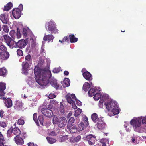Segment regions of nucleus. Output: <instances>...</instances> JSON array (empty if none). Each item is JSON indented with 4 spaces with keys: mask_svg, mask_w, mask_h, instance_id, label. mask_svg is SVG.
Returning a JSON list of instances; mask_svg holds the SVG:
<instances>
[{
    "mask_svg": "<svg viewBox=\"0 0 146 146\" xmlns=\"http://www.w3.org/2000/svg\"><path fill=\"white\" fill-rule=\"evenodd\" d=\"M34 73L36 82L41 86H46L49 82L48 78L52 76L50 71L41 69L37 66L35 67Z\"/></svg>",
    "mask_w": 146,
    "mask_h": 146,
    "instance_id": "f257e3e1",
    "label": "nucleus"
},
{
    "mask_svg": "<svg viewBox=\"0 0 146 146\" xmlns=\"http://www.w3.org/2000/svg\"><path fill=\"white\" fill-rule=\"evenodd\" d=\"M104 104L105 106L108 111H111L114 115L117 114L119 113V108L117 102L111 100L105 102Z\"/></svg>",
    "mask_w": 146,
    "mask_h": 146,
    "instance_id": "f03ea898",
    "label": "nucleus"
},
{
    "mask_svg": "<svg viewBox=\"0 0 146 146\" xmlns=\"http://www.w3.org/2000/svg\"><path fill=\"white\" fill-rule=\"evenodd\" d=\"M141 122L143 124H146V116L145 117H140L138 118L133 119L131 121L130 123L135 129H136L140 127Z\"/></svg>",
    "mask_w": 146,
    "mask_h": 146,
    "instance_id": "7ed1b4c3",
    "label": "nucleus"
},
{
    "mask_svg": "<svg viewBox=\"0 0 146 146\" xmlns=\"http://www.w3.org/2000/svg\"><path fill=\"white\" fill-rule=\"evenodd\" d=\"M53 123L54 124H57L58 126L62 128L65 126L67 123V120L64 117L58 118L56 116H54L53 119Z\"/></svg>",
    "mask_w": 146,
    "mask_h": 146,
    "instance_id": "20e7f679",
    "label": "nucleus"
},
{
    "mask_svg": "<svg viewBox=\"0 0 146 146\" xmlns=\"http://www.w3.org/2000/svg\"><path fill=\"white\" fill-rule=\"evenodd\" d=\"M45 26L46 29V27H48V30L50 32V33L56 34L58 33V30L57 29L56 24L53 21H50L49 22H47L45 25Z\"/></svg>",
    "mask_w": 146,
    "mask_h": 146,
    "instance_id": "39448f33",
    "label": "nucleus"
},
{
    "mask_svg": "<svg viewBox=\"0 0 146 146\" xmlns=\"http://www.w3.org/2000/svg\"><path fill=\"white\" fill-rule=\"evenodd\" d=\"M3 37L4 42L10 48H16V42L14 40V39L6 34L3 35Z\"/></svg>",
    "mask_w": 146,
    "mask_h": 146,
    "instance_id": "423d86ee",
    "label": "nucleus"
},
{
    "mask_svg": "<svg viewBox=\"0 0 146 146\" xmlns=\"http://www.w3.org/2000/svg\"><path fill=\"white\" fill-rule=\"evenodd\" d=\"M47 108H43L41 109V112L45 116L50 118L53 116V112L52 110L50 109L49 106Z\"/></svg>",
    "mask_w": 146,
    "mask_h": 146,
    "instance_id": "0eeeda50",
    "label": "nucleus"
},
{
    "mask_svg": "<svg viewBox=\"0 0 146 146\" xmlns=\"http://www.w3.org/2000/svg\"><path fill=\"white\" fill-rule=\"evenodd\" d=\"M86 139L88 141V143L89 145H93L96 141V138L95 135L89 134L86 137Z\"/></svg>",
    "mask_w": 146,
    "mask_h": 146,
    "instance_id": "6e6552de",
    "label": "nucleus"
},
{
    "mask_svg": "<svg viewBox=\"0 0 146 146\" xmlns=\"http://www.w3.org/2000/svg\"><path fill=\"white\" fill-rule=\"evenodd\" d=\"M28 43V41L26 40L21 39L19 40L17 42H16V47L22 49L26 46Z\"/></svg>",
    "mask_w": 146,
    "mask_h": 146,
    "instance_id": "1a4fd4ad",
    "label": "nucleus"
},
{
    "mask_svg": "<svg viewBox=\"0 0 146 146\" xmlns=\"http://www.w3.org/2000/svg\"><path fill=\"white\" fill-rule=\"evenodd\" d=\"M22 73L25 75H27L28 74V71L29 70V65L28 63L23 62L22 63Z\"/></svg>",
    "mask_w": 146,
    "mask_h": 146,
    "instance_id": "9d476101",
    "label": "nucleus"
},
{
    "mask_svg": "<svg viewBox=\"0 0 146 146\" xmlns=\"http://www.w3.org/2000/svg\"><path fill=\"white\" fill-rule=\"evenodd\" d=\"M12 14L13 17L16 19H18L21 16V11L19 8H14L12 10Z\"/></svg>",
    "mask_w": 146,
    "mask_h": 146,
    "instance_id": "9b49d317",
    "label": "nucleus"
},
{
    "mask_svg": "<svg viewBox=\"0 0 146 146\" xmlns=\"http://www.w3.org/2000/svg\"><path fill=\"white\" fill-rule=\"evenodd\" d=\"M9 54L7 51L1 52H0V61L2 62L3 61L7 60L9 57Z\"/></svg>",
    "mask_w": 146,
    "mask_h": 146,
    "instance_id": "f8f14e48",
    "label": "nucleus"
},
{
    "mask_svg": "<svg viewBox=\"0 0 146 146\" xmlns=\"http://www.w3.org/2000/svg\"><path fill=\"white\" fill-rule=\"evenodd\" d=\"M25 138V137H22L19 135L16 136L14 138V141L17 145H21L24 143L23 139Z\"/></svg>",
    "mask_w": 146,
    "mask_h": 146,
    "instance_id": "ddd939ff",
    "label": "nucleus"
},
{
    "mask_svg": "<svg viewBox=\"0 0 146 146\" xmlns=\"http://www.w3.org/2000/svg\"><path fill=\"white\" fill-rule=\"evenodd\" d=\"M4 102L5 106L8 108L11 107L12 106V102L11 98H9L7 99L4 98Z\"/></svg>",
    "mask_w": 146,
    "mask_h": 146,
    "instance_id": "4468645a",
    "label": "nucleus"
},
{
    "mask_svg": "<svg viewBox=\"0 0 146 146\" xmlns=\"http://www.w3.org/2000/svg\"><path fill=\"white\" fill-rule=\"evenodd\" d=\"M50 84L57 89H61L62 88V87L61 85H59L57 83L56 81L55 80H53L51 81L50 82Z\"/></svg>",
    "mask_w": 146,
    "mask_h": 146,
    "instance_id": "2eb2a0df",
    "label": "nucleus"
},
{
    "mask_svg": "<svg viewBox=\"0 0 146 146\" xmlns=\"http://www.w3.org/2000/svg\"><path fill=\"white\" fill-rule=\"evenodd\" d=\"M67 127L69 129L70 133H75L77 130L76 126L74 124L67 125Z\"/></svg>",
    "mask_w": 146,
    "mask_h": 146,
    "instance_id": "dca6fc26",
    "label": "nucleus"
},
{
    "mask_svg": "<svg viewBox=\"0 0 146 146\" xmlns=\"http://www.w3.org/2000/svg\"><path fill=\"white\" fill-rule=\"evenodd\" d=\"M96 123L97 127L99 129L102 130L105 128V123L102 119Z\"/></svg>",
    "mask_w": 146,
    "mask_h": 146,
    "instance_id": "f3484780",
    "label": "nucleus"
},
{
    "mask_svg": "<svg viewBox=\"0 0 146 146\" xmlns=\"http://www.w3.org/2000/svg\"><path fill=\"white\" fill-rule=\"evenodd\" d=\"M82 75L84 78L88 80H91L92 79L91 74L88 71L84 72Z\"/></svg>",
    "mask_w": 146,
    "mask_h": 146,
    "instance_id": "a211bd4d",
    "label": "nucleus"
},
{
    "mask_svg": "<svg viewBox=\"0 0 146 146\" xmlns=\"http://www.w3.org/2000/svg\"><path fill=\"white\" fill-rule=\"evenodd\" d=\"M54 38V37L52 35L48 34L44 36L43 40L44 41H52V42Z\"/></svg>",
    "mask_w": 146,
    "mask_h": 146,
    "instance_id": "6ab92c4d",
    "label": "nucleus"
},
{
    "mask_svg": "<svg viewBox=\"0 0 146 146\" xmlns=\"http://www.w3.org/2000/svg\"><path fill=\"white\" fill-rule=\"evenodd\" d=\"M91 119L93 121L94 123L98 122L99 121V120L102 119L101 118H98L97 114L95 113H94L92 115Z\"/></svg>",
    "mask_w": 146,
    "mask_h": 146,
    "instance_id": "aec40b11",
    "label": "nucleus"
},
{
    "mask_svg": "<svg viewBox=\"0 0 146 146\" xmlns=\"http://www.w3.org/2000/svg\"><path fill=\"white\" fill-rule=\"evenodd\" d=\"M12 133L16 136L19 135L21 133L20 130L17 127L13 129H12Z\"/></svg>",
    "mask_w": 146,
    "mask_h": 146,
    "instance_id": "412c9836",
    "label": "nucleus"
},
{
    "mask_svg": "<svg viewBox=\"0 0 146 146\" xmlns=\"http://www.w3.org/2000/svg\"><path fill=\"white\" fill-rule=\"evenodd\" d=\"M70 84V81L69 78H66L63 80V86L64 87L69 86Z\"/></svg>",
    "mask_w": 146,
    "mask_h": 146,
    "instance_id": "4be33fe9",
    "label": "nucleus"
},
{
    "mask_svg": "<svg viewBox=\"0 0 146 146\" xmlns=\"http://www.w3.org/2000/svg\"><path fill=\"white\" fill-rule=\"evenodd\" d=\"M69 39L71 43H75L78 41V38H75L73 34H71L69 35Z\"/></svg>",
    "mask_w": 146,
    "mask_h": 146,
    "instance_id": "5701e85b",
    "label": "nucleus"
},
{
    "mask_svg": "<svg viewBox=\"0 0 146 146\" xmlns=\"http://www.w3.org/2000/svg\"><path fill=\"white\" fill-rule=\"evenodd\" d=\"M81 139V136L78 135L76 137H71L70 141L72 142H77L80 141Z\"/></svg>",
    "mask_w": 146,
    "mask_h": 146,
    "instance_id": "b1692460",
    "label": "nucleus"
},
{
    "mask_svg": "<svg viewBox=\"0 0 146 146\" xmlns=\"http://www.w3.org/2000/svg\"><path fill=\"white\" fill-rule=\"evenodd\" d=\"M66 99L67 102L69 103L73 104L74 103V101L72 99L70 94H67L66 96Z\"/></svg>",
    "mask_w": 146,
    "mask_h": 146,
    "instance_id": "393cba45",
    "label": "nucleus"
},
{
    "mask_svg": "<svg viewBox=\"0 0 146 146\" xmlns=\"http://www.w3.org/2000/svg\"><path fill=\"white\" fill-rule=\"evenodd\" d=\"M90 84L88 82H85L83 86V89L85 92H87L90 88Z\"/></svg>",
    "mask_w": 146,
    "mask_h": 146,
    "instance_id": "a878e982",
    "label": "nucleus"
},
{
    "mask_svg": "<svg viewBox=\"0 0 146 146\" xmlns=\"http://www.w3.org/2000/svg\"><path fill=\"white\" fill-rule=\"evenodd\" d=\"M84 127V125L83 122H81L79 123L77 127V130L78 131H80L83 130Z\"/></svg>",
    "mask_w": 146,
    "mask_h": 146,
    "instance_id": "bb28decb",
    "label": "nucleus"
},
{
    "mask_svg": "<svg viewBox=\"0 0 146 146\" xmlns=\"http://www.w3.org/2000/svg\"><path fill=\"white\" fill-rule=\"evenodd\" d=\"M7 70L5 68H0V76H5L6 74Z\"/></svg>",
    "mask_w": 146,
    "mask_h": 146,
    "instance_id": "cd10ccee",
    "label": "nucleus"
},
{
    "mask_svg": "<svg viewBox=\"0 0 146 146\" xmlns=\"http://www.w3.org/2000/svg\"><path fill=\"white\" fill-rule=\"evenodd\" d=\"M46 139L48 143L50 144H53L56 141V140L55 138L47 137Z\"/></svg>",
    "mask_w": 146,
    "mask_h": 146,
    "instance_id": "c85d7f7f",
    "label": "nucleus"
},
{
    "mask_svg": "<svg viewBox=\"0 0 146 146\" xmlns=\"http://www.w3.org/2000/svg\"><path fill=\"white\" fill-rule=\"evenodd\" d=\"M96 90L94 88L90 89L88 92L89 96L90 97L93 96L95 94Z\"/></svg>",
    "mask_w": 146,
    "mask_h": 146,
    "instance_id": "c756f323",
    "label": "nucleus"
},
{
    "mask_svg": "<svg viewBox=\"0 0 146 146\" xmlns=\"http://www.w3.org/2000/svg\"><path fill=\"white\" fill-rule=\"evenodd\" d=\"M22 103L19 101H16L15 106L14 108L15 109H19L22 107Z\"/></svg>",
    "mask_w": 146,
    "mask_h": 146,
    "instance_id": "7c9ffc66",
    "label": "nucleus"
},
{
    "mask_svg": "<svg viewBox=\"0 0 146 146\" xmlns=\"http://www.w3.org/2000/svg\"><path fill=\"white\" fill-rule=\"evenodd\" d=\"M0 19L3 23L7 24V18H5V15H1L0 17Z\"/></svg>",
    "mask_w": 146,
    "mask_h": 146,
    "instance_id": "2f4dec72",
    "label": "nucleus"
},
{
    "mask_svg": "<svg viewBox=\"0 0 146 146\" xmlns=\"http://www.w3.org/2000/svg\"><path fill=\"white\" fill-rule=\"evenodd\" d=\"M58 112L61 113H64V106L62 104L60 103V105L58 109Z\"/></svg>",
    "mask_w": 146,
    "mask_h": 146,
    "instance_id": "473e14b6",
    "label": "nucleus"
},
{
    "mask_svg": "<svg viewBox=\"0 0 146 146\" xmlns=\"http://www.w3.org/2000/svg\"><path fill=\"white\" fill-rule=\"evenodd\" d=\"M82 110L78 108L77 110L75 111L74 116L76 117H77L80 115L82 112Z\"/></svg>",
    "mask_w": 146,
    "mask_h": 146,
    "instance_id": "72a5a7b5",
    "label": "nucleus"
},
{
    "mask_svg": "<svg viewBox=\"0 0 146 146\" xmlns=\"http://www.w3.org/2000/svg\"><path fill=\"white\" fill-rule=\"evenodd\" d=\"M24 123V121L23 117L19 119L17 122L18 124L20 125H23Z\"/></svg>",
    "mask_w": 146,
    "mask_h": 146,
    "instance_id": "f704fd0d",
    "label": "nucleus"
},
{
    "mask_svg": "<svg viewBox=\"0 0 146 146\" xmlns=\"http://www.w3.org/2000/svg\"><path fill=\"white\" fill-rule=\"evenodd\" d=\"M68 139V136L65 135L60 137L59 139V141L61 142H63L65 141Z\"/></svg>",
    "mask_w": 146,
    "mask_h": 146,
    "instance_id": "c9c22d12",
    "label": "nucleus"
},
{
    "mask_svg": "<svg viewBox=\"0 0 146 146\" xmlns=\"http://www.w3.org/2000/svg\"><path fill=\"white\" fill-rule=\"evenodd\" d=\"M82 121L84 122L86 125L87 126L88 125V118L86 116L84 115L83 116L82 118Z\"/></svg>",
    "mask_w": 146,
    "mask_h": 146,
    "instance_id": "e433bc0d",
    "label": "nucleus"
},
{
    "mask_svg": "<svg viewBox=\"0 0 146 146\" xmlns=\"http://www.w3.org/2000/svg\"><path fill=\"white\" fill-rule=\"evenodd\" d=\"M93 98L95 100H98L100 98L101 95L99 93H96L94 95Z\"/></svg>",
    "mask_w": 146,
    "mask_h": 146,
    "instance_id": "4c0bfd02",
    "label": "nucleus"
},
{
    "mask_svg": "<svg viewBox=\"0 0 146 146\" xmlns=\"http://www.w3.org/2000/svg\"><path fill=\"white\" fill-rule=\"evenodd\" d=\"M26 60L29 62L30 63L32 61V58L30 54H28L25 57Z\"/></svg>",
    "mask_w": 146,
    "mask_h": 146,
    "instance_id": "58836bf2",
    "label": "nucleus"
},
{
    "mask_svg": "<svg viewBox=\"0 0 146 146\" xmlns=\"http://www.w3.org/2000/svg\"><path fill=\"white\" fill-rule=\"evenodd\" d=\"M38 119L40 122V124L41 125H43L44 122V119L43 115H41L39 116Z\"/></svg>",
    "mask_w": 146,
    "mask_h": 146,
    "instance_id": "ea45409f",
    "label": "nucleus"
},
{
    "mask_svg": "<svg viewBox=\"0 0 146 146\" xmlns=\"http://www.w3.org/2000/svg\"><path fill=\"white\" fill-rule=\"evenodd\" d=\"M10 35L13 39L15 38V35L16 34L14 30H11L9 32Z\"/></svg>",
    "mask_w": 146,
    "mask_h": 146,
    "instance_id": "a19ab883",
    "label": "nucleus"
},
{
    "mask_svg": "<svg viewBox=\"0 0 146 146\" xmlns=\"http://www.w3.org/2000/svg\"><path fill=\"white\" fill-rule=\"evenodd\" d=\"M0 50L2 51L1 52H5L7 51V49L4 45L2 44L0 46Z\"/></svg>",
    "mask_w": 146,
    "mask_h": 146,
    "instance_id": "79ce46f5",
    "label": "nucleus"
},
{
    "mask_svg": "<svg viewBox=\"0 0 146 146\" xmlns=\"http://www.w3.org/2000/svg\"><path fill=\"white\" fill-rule=\"evenodd\" d=\"M75 119L73 117H71L68 120L67 125H71L74 122Z\"/></svg>",
    "mask_w": 146,
    "mask_h": 146,
    "instance_id": "37998d69",
    "label": "nucleus"
},
{
    "mask_svg": "<svg viewBox=\"0 0 146 146\" xmlns=\"http://www.w3.org/2000/svg\"><path fill=\"white\" fill-rule=\"evenodd\" d=\"M6 84L3 82H0V89L5 90L6 89Z\"/></svg>",
    "mask_w": 146,
    "mask_h": 146,
    "instance_id": "c03bdc74",
    "label": "nucleus"
},
{
    "mask_svg": "<svg viewBox=\"0 0 146 146\" xmlns=\"http://www.w3.org/2000/svg\"><path fill=\"white\" fill-rule=\"evenodd\" d=\"M28 30H27L25 28H24L23 29V34L24 36L27 37L28 36Z\"/></svg>",
    "mask_w": 146,
    "mask_h": 146,
    "instance_id": "a18cd8bd",
    "label": "nucleus"
},
{
    "mask_svg": "<svg viewBox=\"0 0 146 146\" xmlns=\"http://www.w3.org/2000/svg\"><path fill=\"white\" fill-rule=\"evenodd\" d=\"M3 31L6 33H8L9 31V29L8 27L5 25H3Z\"/></svg>",
    "mask_w": 146,
    "mask_h": 146,
    "instance_id": "49530a36",
    "label": "nucleus"
},
{
    "mask_svg": "<svg viewBox=\"0 0 146 146\" xmlns=\"http://www.w3.org/2000/svg\"><path fill=\"white\" fill-rule=\"evenodd\" d=\"M48 135L52 136H56L57 135V134L55 131H52L48 132Z\"/></svg>",
    "mask_w": 146,
    "mask_h": 146,
    "instance_id": "de8ad7c7",
    "label": "nucleus"
},
{
    "mask_svg": "<svg viewBox=\"0 0 146 146\" xmlns=\"http://www.w3.org/2000/svg\"><path fill=\"white\" fill-rule=\"evenodd\" d=\"M17 55L19 56H22L23 55V52L22 51L19 49L17 50Z\"/></svg>",
    "mask_w": 146,
    "mask_h": 146,
    "instance_id": "09e8293b",
    "label": "nucleus"
},
{
    "mask_svg": "<svg viewBox=\"0 0 146 146\" xmlns=\"http://www.w3.org/2000/svg\"><path fill=\"white\" fill-rule=\"evenodd\" d=\"M33 119L34 120V121L36 123H37L38 121L37 119V114L36 113H34L33 115Z\"/></svg>",
    "mask_w": 146,
    "mask_h": 146,
    "instance_id": "8fccbe9b",
    "label": "nucleus"
},
{
    "mask_svg": "<svg viewBox=\"0 0 146 146\" xmlns=\"http://www.w3.org/2000/svg\"><path fill=\"white\" fill-rule=\"evenodd\" d=\"M12 133V130H11L9 129L7 132V136L9 137H11Z\"/></svg>",
    "mask_w": 146,
    "mask_h": 146,
    "instance_id": "3c124183",
    "label": "nucleus"
},
{
    "mask_svg": "<svg viewBox=\"0 0 146 146\" xmlns=\"http://www.w3.org/2000/svg\"><path fill=\"white\" fill-rule=\"evenodd\" d=\"M60 71V69L58 68H56L54 69L53 70V72L54 73H59Z\"/></svg>",
    "mask_w": 146,
    "mask_h": 146,
    "instance_id": "603ef678",
    "label": "nucleus"
},
{
    "mask_svg": "<svg viewBox=\"0 0 146 146\" xmlns=\"http://www.w3.org/2000/svg\"><path fill=\"white\" fill-rule=\"evenodd\" d=\"M56 96L54 94H50L48 97L50 99H53L56 97Z\"/></svg>",
    "mask_w": 146,
    "mask_h": 146,
    "instance_id": "864d4df0",
    "label": "nucleus"
},
{
    "mask_svg": "<svg viewBox=\"0 0 146 146\" xmlns=\"http://www.w3.org/2000/svg\"><path fill=\"white\" fill-rule=\"evenodd\" d=\"M68 36H66V37H65L62 41H61V43H63L65 42H68Z\"/></svg>",
    "mask_w": 146,
    "mask_h": 146,
    "instance_id": "5fc2aeb1",
    "label": "nucleus"
},
{
    "mask_svg": "<svg viewBox=\"0 0 146 146\" xmlns=\"http://www.w3.org/2000/svg\"><path fill=\"white\" fill-rule=\"evenodd\" d=\"M108 141L105 139H102L100 140V142L102 143V145L105 144L107 142H108Z\"/></svg>",
    "mask_w": 146,
    "mask_h": 146,
    "instance_id": "6e6d98bb",
    "label": "nucleus"
},
{
    "mask_svg": "<svg viewBox=\"0 0 146 146\" xmlns=\"http://www.w3.org/2000/svg\"><path fill=\"white\" fill-rule=\"evenodd\" d=\"M11 9L10 7H9L8 6H7V5L5 6L4 7V9H3L4 11H9V10H10Z\"/></svg>",
    "mask_w": 146,
    "mask_h": 146,
    "instance_id": "4d7b16f0",
    "label": "nucleus"
},
{
    "mask_svg": "<svg viewBox=\"0 0 146 146\" xmlns=\"http://www.w3.org/2000/svg\"><path fill=\"white\" fill-rule=\"evenodd\" d=\"M76 104L80 106L82 105V103L79 100H77V99L75 100Z\"/></svg>",
    "mask_w": 146,
    "mask_h": 146,
    "instance_id": "13d9d810",
    "label": "nucleus"
},
{
    "mask_svg": "<svg viewBox=\"0 0 146 146\" xmlns=\"http://www.w3.org/2000/svg\"><path fill=\"white\" fill-rule=\"evenodd\" d=\"M5 143V140L3 141H0V146H8L7 145H4V144Z\"/></svg>",
    "mask_w": 146,
    "mask_h": 146,
    "instance_id": "bf43d9fd",
    "label": "nucleus"
},
{
    "mask_svg": "<svg viewBox=\"0 0 146 146\" xmlns=\"http://www.w3.org/2000/svg\"><path fill=\"white\" fill-rule=\"evenodd\" d=\"M4 90L0 89V96H4L5 94Z\"/></svg>",
    "mask_w": 146,
    "mask_h": 146,
    "instance_id": "052dcab7",
    "label": "nucleus"
},
{
    "mask_svg": "<svg viewBox=\"0 0 146 146\" xmlns=\"http://www.w3.org/2000/svg\"><path fill=\"white\" fill-rule=\"evenodd\" d=\"M71 96L72 100L74 101L76 100L77 99L74 94H71L70 95V96Z\"/></svg>",
    "mask_w": 146,
    "mask_h": 146,
    "instance_id": "680f3d73",
    "label": "nucleus"
},
{
    "mask_svg": "<svg viewBox=\"0 0 146 146\" xmlns=\"http://www.w3.org/2000/svg\"><path fill=\"white\" fill-rule=\"evenodd\" d=\"M3 135L1 133V132H0V141H2L5 140Z\"/></svg>",
    "mask_w": 146,
    "mask_h": 146,
    "instance_id": "e2e57ef3",
    "label": "nucleus"
},
{
    "mask_svg": "<svg viewBox=\"0 0 146 146\" xmlns=\"http://www.w3.org/2000/svg\"><path fill=\"white\" fill-rule=\"evenodd\" d=\"M132 142L133 143H134L135 144H136L137 142L135 141V138L134 137H133L132 138Z\"/></svg>",
    "mask_w": 146,
    "mask_h": 146,
    "instance_id": "0e129e2a",
    "label": "nucleus"
},
{
    "mask_svg": "<svg viewBox=\"0 0 146 146\" xmlns=\"http://www.w3.org/2000/svg\"><path fill=\"white\" fill-rule=\"evenodd\" d=\"M23 5L22 4H20L19 6V8L20 9V11H22L23 9Z\"/></svg>",
    "mask_w": 146,
    "mask_h": 146,
    "instance_id": "69168bd1",
    "label": "nucleus"
},
{
    "mask_svg": "<svg viewBox=\"0 0 146 146\" xmlns=\"http://www.w3.org/2000/svg\"><path fill=\"white\" fill-rule=\"evenodd\" d=\"M6 5L7 6H8L9 7H10L11 9V7H12V3L11 2L8 3Z\"/></svg>",
    "mask_w": 146,
    "mask_h": 146,
    "instance_id": "338daca9",
    "label": "nucleus"
},
{
    "mask_svg": "<svg viewBox=\"0 0 146 146\" xmlns=\"http://www.w3.org/2000/svg\"><path fill=\"white\" fill-rule=\"evenodd\" d=\"M4 114V111H3L1 110L0 112V116L1 118L3 117V115Z\"/></svg>",
    "mask_w": 146,
    "mask_h": 146,
    "instance_id": "774afa93",
    "label": "nucleus"
}]
</instances>
